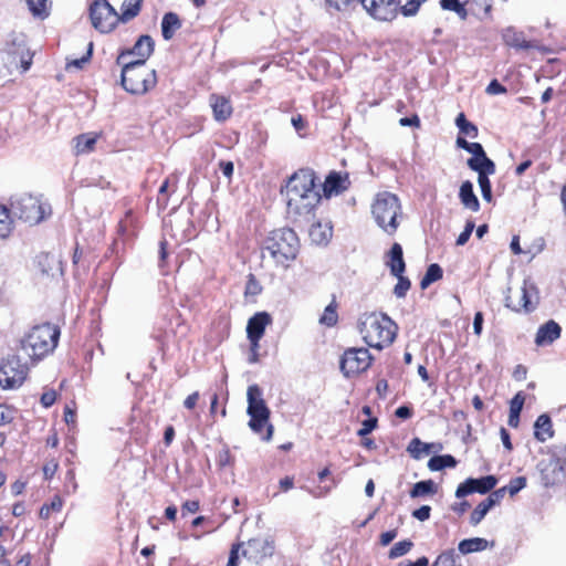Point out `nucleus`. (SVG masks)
<instances>
[{
	"mask_svg": "<svg viewBox=\"0 0 566 566\" xmlns=\"http://www.w3.org/2000/svg\"><path fill=\"white\" fill-rule=\"evenodd\" d=\"M467 164L470 169L478 172V176H480V174H484V176L495 174V164L486 156V154H483L478 158H469Z\"/></svg>",
	"mask_w": 566,
	"mask_h": 566,
	"instance_id": "cd10ccee",
	"label": "nucleus"
},
{
	"mask_svg": "<svg viewBox=\"0 0 566 566\" xmlns=\"http://www.w3.org/2000/svg\"><path fill=\"white\" fill-rule=\"evenodd\" d=\"M497 479L494 475H486L479 479L469 478L459 484L455 496L461 499L472 493L485 494L494 489Z\"/></svg>",
	"mask_w": 566,
	"mask_h": 566,
	"instance_id": "dca6fc26",
	"label": "nucleus"
},
{
	"mask_svg": "<svg viewBox=\"0 0 566 566\" xmlns=\"http://www.w3.org/2000/svg\"><path fill=\"white\" fill-rule=\"evenodd\" d=\"M360 0H325L328 10L350 13L359 7Z\"/></svg>",
	"mask_w": 566,
	"mask_h": 566,
	"instance_id": "f704fd0d",
	"label": "nucleus"
},
{
	"mask_svg": "<svg viewBox=\"0 0 566 566\" xmlns=\"http://www.w3.org/2000/svg\"><path fill=\"white\" fill-rule=\"evenodd\" d=\"M99 135L95 133H86L76 136L73 139V150L76 156L86 155L95 149Z\"/></svg>",
	"mask_w": 566,
	"mask_h": 566,
	"instance_id": "5701e85b",
	"label": "nucleus"
},
{
	"mask_svg": "<svg viewBox=\"0 0 566 566\" xmlns=\"http://www.w3.org/2000/svg\"><path fill=\"white\" fill-rule=\"evenodd\" d=\"M198 399H199V392L198 391H195L192 392L191 395H189L185 401H184V406L187 408V409H193L198 402Z\"/></svg>",
	"mask_w": 566,
	"mask_h": 566,
	"instance_id": "338daca9",
	"label": "nucleus"
},
{
	"mask_svg": "<svg viewBox=\"0 0 566 566\" xmlns=\"http://www.w3.org/2000/svg\"><path fill=\"white\" fill-rule=\"evenodd\" d=\"M338 322V314H337V303L335 301H332L324 310L322 316L319 317V324L333 327Z\"/></svg>",
	"mask_w": 566,
	"mask_h": 566,
	"instance_id": "4c0bfd02",
	"label": "nucleus"
},
{
	"mask_svg": "<svg viewBox=\"0 0 566 566\" xmlns=\"http://www.w3.org/2000/svg\"><path fill=\"white\" fill-rule=\"evenodd\" d=\"M478 184L481 189L482 198L486 202H491L493 197H492V187H491V181L489 179V176H484V174H480V176H478Z\"/></svg>",
	"mask_w": 566,
	"mask_h": 566,
	"instance_id": "49530a36",
	"label": "nucleus"
},
{
	"mask_svg": "<svg viewBox=\"0 0 566 566\" xmlns=\"http://www.w3.org/2000/svg\"><path fill=\"white\" fill-rule=\"evenodd\" d=\"M429 559L424 556L418 558L416 562H406L400 564V566H428Z\"/></svg>",
	"mask_w": 566,
	"mask_h": 566,
	"instance_id": "774afa93",
	"label": "nucleus"
},
{
	"mask_svg": "<svg viewBox=\"0 0 566 566\" xmlns=\"http://www.w3.org/2000/svg\"><path fill=\"white\" fill-rule=\"evenodd\" d=\"M482 327H483V314H482V312H476L474 314V318H473L474 334L480 336L482 333Z\"/></svg>",
	"mask_w": 566,
	"mask_h": 566,
	"instance_id": "e2e57ef3",
	"label": "nucleus"
},
{
	"mask_svg": "<svg viewBox=\"0 0 566 566\" xmlns=\"http://www.w3.org/2000/svg\"><path fill=\"white\" fill-rule=\"evenodd\" d=\"M562 328L553 319L541 325L535 336V344L537 346H547L560 337Z\"/></svg>",
	"mask_w": 566,
	"mask_h": 566,
	"instance_id": "6ab92c4d",
	"label": "nucleus"
},
{
	"mask_svg": "<svg viewBox=\"0 0 566 566\" xmlns=\"http://www.w3.org/2000/svg\"><path fill=\"white\" fill-rule=\"evenodd\" d=\"M436 491V484L432 480L417 482L410 491L411 497L424 496Z\"/></svg>",
	"mask_w": 566,
	"mask_h": 566,
	"instance_id": "a19ab883",
	"label": "nucleus"
},
{
	"mask_svg": "<svg viewBox=\"0 0 566 566\" xmlns=\"http://www.w3.org/2000/svg\"><path fill=\"white\" fill-rule=\"evenodd\" d=\"M371 214L385 233L394 235L403 219L400 199L388 191L379 192L371 205Z\"/></svg>",
	"mask_w": 566,
	"mask_h": 566,
	"instance_id": "7ed1b4c3",
	"label": "nucleus"
},
{
	"mask_svg": "<svg viewBox=\"0 0 566 566\" xmlns=\"http://www.w3.org/2000/svg\"><path fill=\"white\" fill-rule=\"evenodd\" d=\"M554 434L552 420L548 415L543 413L538 416L534 423V437L541 442H545Z\"/></svg>",
	"mask_w": 566,
	"mask_h": 566,
	"instance_id": "bb28decb",
	"label": "nucleus"
},
{
	"mask_svg": "<svg viewBox=\"0 0 566 566\" xmlns=\"http://www.w3.org/2000/svg\"><path fill=\"white\" fill-rule=\"evenodd\" d=\"M464 3L465 2H463V0H441L440 1V4H441L442 9L454 11L462 19H465V17H467V11L464 9Z\"/></svg>",
	"mask_w": 566,
	"mask_h": 566,
	"instance_id": "79ce46f5",
	"label": "nucleus"
},
{
	"mask_svg": "<svg viewBox=\"0 0 566 566\" xmlns=\"http://www.w3.org/2000/svg\"><path fill=\"white\" fill-rule=\"evenodd\" d=\"M241 546H243V543H238V544L232 545L230 555H229V559H228V563L226 566H238L239 549Z\"/></svg>",
	"mask_w": 566,
	"mask_h": 566,
	"instance_id": "4d7b16f0",
	"label": "nucleus"
},
{
	"mask_svg": "<svg viewBox=\"0 0 566 566\" xmlns=\"http://www.w3.org/2000/svg\"><path fill=\"white\" fill-rule=\"evenodd\" d=\"M455 125L461 134L467 135L471 138H475L478 136V127L471 122H469L463 113H460L457 116Z\"/></svg>",
	"mask_w": 566,
	"mask_h": 566,
	"instance_id": "ea45409f",
	"label": "nucleus"
},
{
	"mask_svg": "<svg viewBox=\"0 0 566 566\" xmlns=\"http://www.w3.org/2000/svg\"><path fill=\"white\" fill-rule=\"evenodd\" d=\"M468 153H471L473 155L472 158H478L485 154L482 145L480 143H471L469 146Z\"/></svg>",
	"mask_w": 566,
	"mask_h": 566,
	"instance_id": "69168bd1",
	"label": "nucleus"
},
{
	"mask_svg": "<svg viewBox=\"0 0 566 566\" xmlns=\"http://www.w3.org/2000/svg\"><path fill=\"white\" fill-rule=\"evenodd\" d=\"M93 27L102 33H108L122 22L120 14L106 0H94L90 7Z\"/></svg>",
	"mask_w": 566,
	"mask_h": 566,
	"instance_id": "9b49d317",
	"label": "nucleus"
},
{
	"mask_svg": "<svg viewBox=\"0 0 566 566\" xmlns=\"http://www.w3.org/2000/svg\"><path fill=\"white\" fill-rule=\"evenodd\" d=\"M92 52H93V43L90 42L88 45H87L86 54L84 56H82L81 59H75V60H72V61L67 62L66 67L67 69H71V67L82 69L83 65L85 63H87L88 60L91 59Z\"/></svg>",
	"mask_w": 566,
	"mask_h": 566,
	"instance_id": "3c124183",
	"label": "nucleus"
},
{
	"mask_svg": "<svg viewBox=\"0 0 566 566\" xmlns=\"http://www.w3.org/2000/svg\"><path fill=\"white\" fill-rule=\"evenodd\" d=\"M507 492L506 488H501L492 493L489 494L488 499L492 500L493 505H496L501 502V500L504 497L505 493Z\"/></svg>",
	"mask_w": 566,
	"mask_h": 566,
	"instance_id": "680f3d73",
	"label": "nucleus"
},
{
	"mask_svg": "<svg viewBox=\"0 0 566 566\" xmlns=\"http://www.w3.org/2000/svg\"><path fill=\"white\" fill-rule=\"evenodd\" d=\"M260 292H261V286L255 281L253 275H250L247 286H245V294L258 295Z\"/></svg>",
	"mask_w": 566,
	"mask_h": 566,
	"instance_id": "bf43d9fd",
	"label": "nucleus"
},
{
	"mask_svg": "<svg viewBox=\"0 0 566 566\" xmlns=\"http://www.w3.org/2000/svg\"><path fill=\"white\" fill-rule=\"evenodd\" d=\"M524 396L522 392H517L510 403V415L507 419V423L512 428H517L520 423V413L522 411L524 405Z\"/></svg>",
	"mask_w": 566,
	"mask_h": 566,
	"instance_id": "7c9ffc66",
	"label": "nucleus"
},
{
	"mask_svg": "<svg viewBox=\"0 0 566 566\" xmlns=\"http://www.w3.org/2000/svg\"><path fill=\"white\" fill-rule=\"evenodd\" d=\"M248 408L247 413L250 416L249 427L256 433L261 434L265 428L266 433L261 436L263 441H270L273 436V426L269 422L270 409L263 399L262 390L258 385H251L247 391Z\"/></svg>",
	"mask_w": 566,
	"mask_h": 566,
	"instance_id": "423d86ee",
	"label": "nucleus"
},
{
	"mask_svg": "<svg viewBox=\"0 0 566 566\" xmlns=\"http://www.w3.org/2000/svg\"><path fill=\"white\" fill-rule=\"evenodd\" d=\"M350 182L347 174L331 172L324 182V193L326 197L339 195L349 187Z\"/></svg>",
	"mask_w": 566,
	"mask_h": 566,
	"instance_id": "412c9836",
	"label": "nucleus"
},
{
	"mask_svg": "<svg viewBox=\"0 0 566 566\" xmlns=\"http://www.w3.org/2000/svg\"><path fill=\"white\" fill-rule=\"evenodd\" d=\"M310 239L317 245H325L333 235V227L329 222H316L310 228Z\"/></svg>",
	"mask_w": 566,
	"mask_h": 566,
	"instance_id": "b1692460",
	"label": "nucleus"
},
{
	"mask_svg": "<svg viewBox=\"0 0 566 566\" xmlns=\"http://www.w3.org/2000/svg\"><path fill=\"white\" fill-rule=\"evenodd\" d=\"M300 242L294 230L282 228L270 233L264 242L262 256L266 254L280 265L285 266L297 255Z\"/></svg>",
	"mask_w": 566,
	"mask_h": 566,
	"instance_id": "39448f33",
	"label": "nucleus"
},
{
	"mask_svg": "<svg viewBox=\"0 0 566 566\" xmlns=\"http://www.w3.org/2000/svg\"><path fill=\"white\" fill-rule=\"evenodd\" d=\"M457 463L451 454L434 455L428 461V468L430 471H440L444 468H454Z\"/></svg>",
	"mask_w": 566,
	"mask_h": 566,
	"instance_id": "72a5a7b5",
	"label": "nucleus"
},
{
	"mask_svg": "<svg viewBox=\"0 0 566 566\" xmlns=\"http://www.w3.org/2000/svg\"><path fill=\"white\" fill-rule=\"evenodd\" d=\"M13 230V219L6 206H0V239H7Z\"/></svg>",
	"mask_w": 566,
	"mask_h": 566,
	"instance_id": "c9c22d12",
	"label": "nucleus"
},
{
	"mask_svg": "<svg viewBox=\"0 0 566 566\" xmlns=\"http://www.w3.org/2000/svg\"><path fill=\"white\" fill-rule=\"evenodd\" d=\"M272 323V317L268 312H259L255 313L249 321L247 325V336L248 338H262L264 335V331L268 325Z\"/></svg>",
	"mask_w": 566,
	"mask_h": 566,
	"instance_id": "a211bd4d",
	"label": "nucleus"
},
{
	"mask_svg": "<svg viewBox=\"0 0 566 566\" xmlns=\"http://www.w3.org/2000/svg\"><path fill=\"white\" fill-rule=\"evenodd\" d=\"M538 468L541 470L542 480L545 486L559 483L565 476L563 465L558 459L541 461Z\"/></svg>",
	"mask_w": 566,
	"mask_h": 566,
	"instance_id": "f3484780",
	"label": "nucleus"
},
{
	"mask_svg": "<svg viewBox=\"0 0 566 566\" xmlns=\"http://www.w3.org/2000/svg\"><path fill=\"white\" fill-rule=\"evenodd\" d=\"M281 193L285 198L287 213L298 220H310L322 198L311 169L295 171L282 187Z\"/></svg>",
	"mask_w": 566,
	"mask_h": 566,
	"instance_id": "f257e3e1",
	"label": "nucleus"
},
{
	"mask_svg": "<svg viewBox=\"0 0 566 566\" xmlns=\"http://www.w3.org/2000/svg\"><path fill=\"white\" fill-rule=\"evenodd\" d=\"M485 91L490 95H496L505 93L506 88L497 80H493L490 82Z\"/></svg>",
	"mask_w": 566,
	"mask_h": 566,
	"instance_id": "13d9d810",
	"label": "nucleus"
},
{
	"mask_svg": "<svg viewBox=\"0 0 566 566\" xmlns=\"http://www.w3.org/2000/svg\"><path fill=\"white\" fill-rule=\"evenodd\" d=\"M56 400V392L53 389L46 390L41 396V403L43 407L49 408L51 407Z\"/></svg>",
	"mask_w": 566,
	"mask_h": 566,
	"instance_id": "6e6d98bb",
	"label": "nucleus"
},
{
	"mask_svg": "<svg viewBox=\"0 0 566 566\" xmlns=\"http://www.w3.org/2000/svg\"><path fill=\"white\" fill-rule=\"evenodd\" d=\"M13 420V410L4 405H0V426L10 423Z\"/></svg>",
	"mask_w": 566,
	"mask_h": 566,
	"instance_id": "864d4df0",
	"label": "nucleus"
},
{
	"mask_svg": "<svg viewBox=\"0 0 566 566\" xmlns=\"http://www.w3.org/2000/svg\"><path fill=\"white\" fill-rule=\"evenodd\" d=\"M394 276L398 279L397 284L394 287V294L399 298L405 297L411 286L409 279L405 277L403 273Z\"/></svg>",
	"mask_w": 566,
	"mask_h": 566,
	"instance_id": "a18cd8bd",
	"label": "nucleus"
},
{
	"mask_svg": "<svg viewBox=\"0 0 566 566\" xmlns=\"http://www.w3.org/2000/svg\"><path fill=\"white\" fill-rule=\"evenodd\" d=\"M489 542L481 537H474L469 539H463L459 544V552L461 554H470L474 552L483 551L488 547Z\"/></svg>",
	"mask_w": 566,
	"mask_h": 566,
	"instance_id": "2f4dec72",
	"label": "nucleus"
},
{
	"mask_svg": "<svg viewBox=\"0 0 566 566\" xmlns=\"http://www.w3.org/2000/svg\"><path fill=\"white\" fill-rule=\"evenodd\" d=\"M29 373L27 363H22L17 355L9 356L0 365V387L15 389L25 380Z\"/></svg>",
	"mask_w": 566,
	"mask_h": 566,
	"instance_id": "9d476101",
	"label": "nucleus"
},
{
	"mask_svg": "<svg viewBox=\"0 0 566 566\" xmlns=\"http://www.w3.org/2000/svg\"><path fill=\"white\" fill-rule=\"evenodd\" d=\"M492 500L484 499L471 513L470 522L473 526L478 525L486 515V513L493 507Z\"/></svg>",
	"mask_w": 566,
	"mask_h": 566,
	"instance_id": "58836bf2",
	"label": "nucleus"
},
{
	"mask_svg": "<svg viewBox=\"0 0 566 566\" xmlns=\"http://www.w3.org/2000/svg\"><path fill=\"white\" fill-rule=\"evenodd\" d=\"M502 38L506 45L515 48V49L533 48L531 42H528L525 39L524 33L521 31H517L513 27H509L505 30H503Z\"/></svg>",
	"mask_w": 566,
	"mask_h": 566,
	"instance_id": "a878e982",
	"label": "nucleus"
},
{
	"mask_svg": "<svg viewBox=\"0 0 566 566\" xmlns=\"http://www.w3.org/2000/svg\"><path fill=\"white\" fill-rule=\"evenodd\" d=\"M373 357L367 348H348L340 359V370L346 377L367 370Z\"/></svg>",
	"mask_w": 566,
	"mask_h": 566,
	"instance_id": "f8f14e48",
	"label": "nucleus"
},
{
	"mask_svg": "<svg viewBox=\"0 0 566 566\" xmlns=\"http://www.w3.org/2000/svg\"><path fill=\"white\" fill-rule=\"evenodd\" d=\"M154 46V40L149 35H140L132 49L119 53L117 64L130 63L146 66V61L153 54Z\"/></svg>",
	"mask_w": 566,
	"mask_h": 566,
	"instance_id": "ddd939ff",
	"label": "nucleus"
},
{
	"mask_svg": "<svg viewBox=\"0 0 566 566\" xmlns=\"http://www.w3.org/2000/svg\"><path fill=\"white\" fill-rule=\"evenodd\" d=\"M199 510V503L197 501H187L182 505V516H185L187 513L193 514Z\"/></svg>",
	"mask_w": 566,
	"mask_h": 566,
	"instance_id": "0e129e2a",
	"label": "nucleus"
},
{
	"mask_svg": "<svg viewBox=\"0 0 566 566\" xmlns=\"http://www.w3.org/2000/svg\"><path fill=\"white\" fill-rule=\"evenodd\" d=\"M11 211L20 220L30 224H38L51 213V207L35 196L22 193L12 197Z\"/></svg>",
	"mask_w": 566,
	"mask_h": 566,
	"instance_id": "6e6552de",
	"label": "nucleus"
},
{
	"mask_svg": "<svg viewBox=\"0 0 566 566\" xmlns=\"http://www.w3.org/2000/svg\"><path fill=\"white\" fill-rule=\"evenodd\" d=\"M209 104L212 108L213 118L217 122L227 120L232 114V105L228 97L218 94H211Z\"/></svg>",
	"mask_w": 566,
	"mask_h": 566,
	"instance_id": "aec40b11",
	"label": "nucleus"
},
{
	"mask_svg": "<svg viewBox=\"0 0 566 566\" xmlns=\"http://www.w3.org/2000/svg\"><path fill=\"white\" fill-rule=\"evenodd\" d=\"M526 485V479L524 476H517L512 479L510 483L505 486L511 496L518 493Z\"/></svg>",
	"mask_w": 566,
	"mask_h": 566,
	"instance_id": "8fccbe9b",
	"label": "nucleus"
},
{
	"mask_svg": "<svg viewBox=\"0 0 566 566\" xmlns=\"http://www.w3.org/2000/svg\"><path fill=\"white\" fill-rule=\"evenodd\" d=\"M426 1L427 0H407L403 6L400 4L399 9L405 17H412L419 11L420 6Z\"/></svg>",
	"mask_w": 566,
	"mask_h": 566,
	"instance_id": "09e8293b",
	"label": "nucleus"
},
{
	"mask_svg": "<svg viewBox=\"0 0 566 566\" xmlns=\"http://www.w3.org/2000/svg\"><path fill=\"white\" fill-rule=\"evenodd\" d=\"M358 331L369 347L382 349L395 340L397 325L386 314L365 313L359 318Z\"/></svg>",
	"mask_w": 566,
	"mask_h": 566,
	"instance_id": "f03ea898",
	"label": "nucleus"
},
{
	"mask_svg": "<svg viewBox=\"0 0 566 566\" xmlns=\"http://www.w3.org/2000/svg\"><path fill=\"white\" fill-rule=\"evenodd\" d=\"M442 269L439 264L433 263L430 264L426 271V274L420 281V287L422 290H426L429 287L433 282L440 280L442 277Z\"/></svg>",
	"mask_w": 566,
	"mask_h": 566,
	"instance_id": "e433bc0d",
	"label": "nucleus"
},
{
	"mask_svg": "<svg viewBox=\"0 0 566 566\" xmlns=\"http://www.w3.org/2000/svg\"><path fill=\"white\" fill-rule=\"evenodd\" d=\"M386 265L389 268L391 275H400L406 270L403 260L402 247L399 243H394L387 253Z\"/></svg>",
	"mask_w": 566,
	"mask_h": 566,
	"instance_id": "4be33fe9",
	"label": "nucleus"
},
{
	"mask_svg": "<svg viewBox=\"0 0 566 566\" xmlns=\"http://www.w3.org/2000/svg\"><path fill=\"white\" fill-rule=\"evenodd\" d=\"M143 0H124L122 3V22H128L140 12Z\"/></svg>",
	"mask_w": 566,
	"mask_h": 566,
	"instance_id": "473e14b6",
	"label": "nucleus"
},
{
	"mask_svg": "<svg viewBox=\"0 0 566 566\" xmlns=\"http://www.w3.org/2000/svg\"><path fill=\"white\" fill-rule=\"evenodd\" d=\"M376 424H377L376 418H371V419H367V420L363 421L361 428L357 432L358 436L365 437V436L369 434L375 429Z\"/></svg>",
	"mask_w": 566,
	"mask_h": 566,
	"instance_id": "5fc2aeb1",
	"label": "nucleus"
},
{
	"mask_svg": "<svg viewBox=\"0 0 566 566\" xmlns=\"http://www.w3.org/2000/svg\"><path fill=\"white\" fill-rule=\"evenodd\" d=\"M401 0H360L359 7L373 18L380 21H391L396 18Z\"/></svg>",
	"mask_w": 566,
	"mask_h": 566,
	"instance_id": "4468645a",
	"label": "nucleus"
},
{
	"mask_svg": "<svg viewBox=\"0 0 566 566\" xmlns=\"http://www.w3.org/2000/svg\"><path fill=\"white\" fill-rule=\"evenodd\" d=\"M59 337L60 331L55 325H36L21 339V350L30 359L38 361L53 352Z\"/></svg>",
	"mask_w": 566,
	"mask_h": 566,
	"instance_id": "20e7f679",
	"label": "nucleus"
},
{
	"mask_svg": "<svg viewBox=\"0 0 566 566\" xmlns=\"http://www.w3.org/2000/svg\"><path fill=\"white\" fill-rule=\"evenodd\" d=\"M243 556L251 562L261 563L274 553V541L270 536H256L243 543Z\"/></svg>",
	"mask_w": 566,
	"mask_h": 566,
	"instance_id": "2eb2a0df",
	"label": "nucleus"
},
{
	"mask_svg": "<svg viewBox=\"0 0 566 566\" xmlns=\"http://www.w3.org/2000/svg\"><path fill=\"white\" fill-rule=\"evenodd\" d=\"M474 230V222L468 221L463 231L459 234L457 239V245H464L470 239L472 232Z\"/></svg>",
	"mask_w": 566,
	"mask_h": 566,
	"instance_id": "603ef678",
	"label": "nucleus"
},
{
	"mask_svg": "<svg viewBox=\"0 0 566 566\" xmlns=\"http://www.w3.org/2000/svg\"><path fill=\"white\" fill-rule=\"evenodd\" d=\"M408 451L415 459H419L421 453L430 452V444L421 442L418 438L411 440Z\"/></svg>",
	"mask_w": 566,
	"mask_h": 566,
	"instance_id": "c03bdc74",
	"label": "nucleus"
},
{
	"mask_svg": "<svg viewBox=\"0 0 566 566\" xmlns=\"http://www.w3.org/2000/svg\"><path fill=\"white\" fill-rule=\"evenodd\" d=\"M461 203L473 212L479 211L480 202L473 191V184L470 180L462 182L459 191Z\"/></svg>",
	"mask_w": 566,
	"mask_h": 566,
	"instance_id": "393cba45",
	"label": "nucleus"
},
{
	"mask_svg": "<svg viewBox=\"0 0 566 566\" xmlns=\"http://www.w3.org/2000/svg\"><path fill=\"white\" fill-rule=\"evenodd\" d=\"M457 558L459 554L450 549L440 554L432 566H457Z\"/></svg>",
	"mask_w": 566,
	"mask_h": 566,
	"instance_id": "37998d69",
	"label": "nucleus"
},
{
	"mask_svg": "<svg viewBox=\"0 0 566 566\" xmlns=\"http://www.w3.org/2000/svg\"><path fill=\"white\" fill-rule=\"evenodd\" d=\"M412 546V543L410 541H401L396 543L389 551V557L390 558H397L405 554H407Z\"/></svg>",
	"mask_w": 566,
	"mask_h": 566,
	"instance_id": "de8ad7c7",
	"label": "nucleus"
},
{
	"mask_svg": "<svg viewBox=\"0 0 566 566\" xmlns=\"http://www.w3.org/2000/svg\"><path fill=\"white\" fill-rule=\"evenodd\" d=\"M538 303V292L535 284L531 280H524L522 285L515 291L507 289L505 296V306L520 312H532Z\"/></svg>",
	"mask_w": 566,
	"mask_h": 566,
	"instance_id": "1a4fd4ad",
	"label": "nucleus"
},
{
	"mask_svg": "<svg viewBox=\"0 0 566 566\" xmlns=\"http://www.w3.org/2000/svg\"><path fill=\"white\" fill-rule=\"evenodd\" d=\"M181 28L179 17L174 12H167L161 20V34L165 40H170L177 30Z\"/></svg>",
	"mask_w": 566,
	"mask_h": 566,
	"instance_id": "c85d7f7f",
	"label": "nucleus"
},
{
	"mask_svg": "<svg viewBox=\"0 0 566 566\" xmlns=\"http://www.w3.org/2000/svg\"><path fill=\"white\" fill-rule=\"evenodd\" d=\"M431 507L428 505H422L421 507L413 511L412 515L419 521H426L430 516Z\"/></svg>",
	"mask_w": 566,
	"mask_h": 566,
	"instance_id": "052dcab7",
	"label": "nucleus"
},
{
	"mask_svg": "<svg viewBox=\"0 0 566 566\" xmlns=\"http://www.w3.org/2000/svg\"><path fill=\"white\" fill-rule=\"evenodd\" d=\"M31 14L39 20H44L50 15L52 2L50 0H25Z\"/></svg>",
	"mask_w": 566,
	"mask_h": 566,
	"instance_id": "c756f323",
	"label": "nucleus"
},
{
	"mask_svg": "<svg viewBox=\"0 0 566 566\" xmlns=\"http://www.w3.org/2000/svg\"><path fill=\"white\" fill-rule=\"evenodd\" d=\"M122 65V85L130 94L142 95L155 87L156 71L147 66L130 63Z\"/></svg>",
	"mask_w": 566,
	"mask_h": 566,
	"instance_id": "0eeeda50",
	"label": "nucleus"
}]
</instances>
